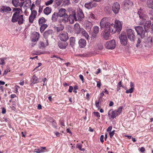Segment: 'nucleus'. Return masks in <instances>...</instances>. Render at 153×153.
<instances>
[{"label":"nucleus","mask_w":153,"mask_h":153,"mask_svg":"<svg viewBox=\"0 0 153 153\" xmlns=\"http://www.w3.org/2000/svg\"><path fill=\"white\" fill-rule=\"evenodd\" d=\"M76 147L80 150L84 151L85 149L84 148H82V145L80 143H78L77 144Z\"/></svg>","instance_id":"obj_41"},{"label":"nucleus","mask_w":153,"mask_h":153,"mask_svg":"<svg viewBox=\"0 0 153 153\" xmlns=\"http://www.w3.org/2000/svg\"><path fill=\"white\" fill-rule=\"evenodd\" d=\"M35 18L34 16H31L30 15L29 17V22L30 23H32L33 22L34 19Z\"/></svg>","instance_id":"obj_46"},{"label":"nucleus","mask_w":153,"mask_h":153,"mask_svg":"<svg viewBox=\"0 0 153 153\" xmlns=\"http://www.w3.org/2000/svg\"><path fill=\"white\" fill-rule=\"evenodd\" d=\"M34 152L37 153H39L44 152L45 151L42 150V149L40 147L39 149H35Z\"/></svg>","instance_id":"obj_42"},{"label":"nucleus","mask_w":153,"mask_h":153,"mask_svg":"<svg viewBox=\"0 0 153 153\" xmlns=\"http://www.w3.org/2000/svg\"><path fill=\"white\" fill-rule=\"evenodd\" d=\"M147 5L149 8L153 9V0H147Z\"/></svg>","instance_id":"obj_32"},{"label":"nucleus","mask_w":153,"mask_h":153,"mask_svg":"<svg viewBox=\"0 0 153 153\" xmlns=\"http://www.w3.org/2000/svg\"><path fill=\"white\" fill-rule=\"evenodd\" d=\"M94 115L96 116L98 118H99L100 117V113L98 112H94Z\"/></svg>","instance_id":"obj_54"},{"label":"nucleus","mask_w":153,"mask_h":153,"mask_svg":"<svg viewBox=\"0 0 153 153\" xmlns=\"http://www.w3.org/2000/svg\"><path fill=\"white\" fill-rule=\"evenodd\" d=\"M124 4L125 6L127 7L128 5L131 6L133 3L130 1L126 0L125 1Z\"/></svg>","instance_id":"obj_40"},{"label":"nucleus","mask_w":153,"mask_h":153,"mask_svg":"<svg viewBox=\"0 0 153 153\" xmlns=\"http://www.w3.org/2000/svg\"><path fill=\"white\" fill-rule=\"evenodd\" d=\"M39 38V33L35 32L33 33V38L32 39L33 42H36L38 41Z\"/></svg>","instance_id":"obj_16"},{"label":"nucleus","mask_w":153,"mask_h":153,"mask_svg":"<svg viewBox=\"0 0 153 153\" xmlns=\"http://www.w3.org/2000/svg\"><path fill=\"white\" fill-rule=\"evenodd\" d=\"M47 43L46 44H45L44 43L42 42H40V45L41 46L39 48H41L42 47L44 48L46 47V46H48V43L47 42V40H46Z\"/></svg>","instance_id":"obj_44"},{"label":"nucleus","mask_w":153,"mask_h":153,"mask_svg":"<svg viewBox=\"0 0 153 153\" xmlns=\"http://www.w3.org/2000/svg\"><path fill=\"white\" fill-rule=\"evenodd\" d=\"M110 32L109 31H105L104 32L102 33V36L104 39L108 40L110 37Z\"/></svg>","instance_id":"obj_19"},{"label":"nucleus","mask_w":153,"mask_h":153,"mask_svg":"<svg viewBox=\"0 0 153 153\" xmlns=\"http://www.w3.org/2000/svg\"><path fill=\"white\" fill-rule=\"evenodd\" d=\"M101 83L100 82H97V86L98 87L100 88L101 86Z\"/></svg>","instance_id":"obj_61"},{"label":"nucleus","mask_w":153,"mask_h":153,"mask_svg":"<svg viewBox=\"0 0 153 153\" xmlns=\"http://www.w3.org/2000/svg\"><path fill=\"white\" fill-rule=\"evenodd\" d=\"M92 26V24L91 22L87 21L85 24V28L88 31L90 30Z\"/></svg>","instance_id":"obj_24"},{"label":"nucleus","mask_w":153,"mask_h":153,"mask_svg":"<svg viewBox=\"0 0 153 153\" xmlns=\"http://www.w3.org/2000/svg\"><path fill=\"white\" fill-rule=\"evenodd\" d=\"M68 45V44L67 42H59L58 44L59 47L62 49H65Z\"/></svg>","instance_id":"obj_25"},{"label":"nucleus","mask_w":153,"mask_h":153,"mask_svg":"<svg viewBox=\"0 0 153 153\" xmlns=\"http://www.w3.org/2000/svg\"><path fill=\"white\" fill-rule=\"evenodd\" d=\"M64 28V25L62 24H60L58 25L57 27H55V29L57 32H60Z\"/></svg>","instance_id":"obj_31"},{"label":"nucleus","mask_w":153,"mask_h":153,"mask_svg":"<svg viewBox=\"0 0 153 153\" xmlns=\"http://www.w3.org/2000/svg\"><path fill=\"white\" fill-rule=\"evenodd\" d=\"M63 4L64 5H68L69 3V0H62Z\"/></svg>","instance_id":"obj_52"},{"label":"nucleus","mask_w":153,"mask_h":153,"mask_svg":"<svg viewBox=\"0 0 153 153\" xmlns=\"http://www.w3.org/2000/svg\"><path fill=\"white\" fill-rule=\"evenodd\" d=\"M58 37L61 41L64 42L66 41L68 39V34L65 32H63L60 33Z\"/></svg>","instance_id":"obj_8"},{"label":"nucleus","mask_w":153,"mask_h":153,"mask_svg":"<svg viewBox=\"0 0 153 153\" xmlns=\"http://www.w3.org/2000/svg\"><path fill=\"white\" fill-rule=\"evenodd\" d=\"M40 30L41 33L43 32L45 29L48 27V26L47 24H44L41 25Z\"/></svg>","instance_id":"obj_37"},{"label":"nucleus","mask_w":153,"mask_h":153,"mask_svg":"<svg viewBox=\"0 0 153 153\" xmlns=\"http://www.w3.org/2000/svg\"><path fill=\"white\" fill-rule=\"evenodd\" d=\"M141 39H138L137 43L136 45V47H141L142 45H141Z\"/></svg>","instance_id":"obj_50"},{"label":"nucleus","mask_w":153,"mask_h":153,"mask_svg":"<svg viewBox=\"0 0 153 153\" xmlns=\"http://www.w3.org/2000/svg\"><path fill=\"white\" fill-rule=\"evenodd\" d=\"M11 10V9L9 7L6 5L2 6L0 8V12L1 13H8Z\"/></svg>","instance_id":"obj_11"},{"label":"nucleus","mask_w":153,"mask_h":153,"mask_svg":"<svg viewBox=\"0 0 153 153\" xmlns=\"http://www.w3.org/2000/svg\"><path fill=\"white\" fill-rule=\"evenodd\" d=\"M106 18H103L101 21L100 22V26L101 28L104 27H104L105 31L110 32L112 34H114L115 33L116 30L114 29V24H111L110 22H106Z\"/></svg>","instance_id":"obj_1"},{"label":"nucleus","mask_w":153,"mask_h":153,"mask_svg":"<svg viewBox=\"0 0 153 153\" xmlns=\"http://www.w3.org/2000/svg\"><path fill=\"white\" fill-rule=\"evenodd\" d=\"M123 109V107L122 106H120L117 111V113L119 115L122 112Z\"/></svg>","instance_id":"obj_51"},{"label":"nucleus","mask_w":153,"mask_h":153,"mask_svg":"<svg viewBox=\"0 0 153 153\" xmlns=\"http://www.w3.org/2000/svg\"><path fill=\"white\" fill-rule=\"evenodd\" d=\"M11 21L13 22H18L19 25L22 24L25 21L23 16L22 15H17L16 13L13 14L12 17Z\"/></svg>","instance_id":"obj_2"},{"label":"nucleus","mask_w":153,"mask_h":153,"mask_svg":"<svg viewBox=\"0 0 153 153\" xmlns=\"http://www.w3.org/2000/svg\"><path fill=\"white\" fill-rule=\"evenodd\" d=\"M60 18L59 19L58 21L60 23H63L64 24L66 23L68 21V14L59 17Z\"/></svg>","instance_id":"obj_13"},{"label":"nucleus","mask_w":153,"mask_h":153,"mask_svg":"<svg viewBox=\"0 0 153 153\" xmlns=\"http://www.w3.org/2000/svg\"><path fill=\"white\" fill-rule=\"evenodd\" d=\"M14 88V92L15 93H16L18 92V89L20 88V87L17 85H16L15 86Z\"/></svg>","instance_id":"obj_53"},{"label":"nucleus","mask_w":153,"mask_h":153,"mask_svg":"<svg viewBox=\"0 0 153 153\" xmlns=\"http://www.w3.org/2000/svg\"><path fill=\"white\" fill-rule=\"evenodd\" d=\"M66 10L64 8H61L59 10V12L57 13L59 17H62L65 15L67 14L66 13Z\"/></svg>","instance_id":"obj_21"},{"label":"nucleus","mask_w":153,"mask_h":153,"mask_svg":"<svg viewBox=\"0 0 153 153\" xmlns=\"http://www.w3.org/2000/svg\"><path fill=\"white\" fill-rule=\"evenodd\" d=\"M137 13L140 18L139 24L140 25H144L147 22V16L144 13L143 10L141 9L138 10Z\"/></svg>","instance_id":"obj_3"},{"label":"nucleus","mask_w":153,"mask_h":153,"mask_svg":"<svg viewBox=\"0 0 153 153\" xmlns=\"http://www.w3.org/2000/svg\"><path fill=\"white\" fill-rule=\"evenodd\" d=\"M81 29L80 28L79 24L78 23H76L74 25V29L75 33L77 34L79 33L81 31Z\"/></svg>","instance_id":"obj_20"},{"label":"nucleus","mask_w":153,"mask_h":153,"mask_svg":"<svg viewBox=\"0 0 153 153\" xmlns=\"http://www.w3.org/2000/svg\"><path fill=\"white\" fill-rule=\"evenodd\" d=\"M30 15L36 18L37 15L36 11L34 10H32L31 13Z\"/></svg>","instance_id":"obj_48"},{"label":"nucleus","mask_w":153,"mask_h":153,"mask_svg":"<svg viewBox=\"0 0 153 153\" xmlns=\"http://www.w3.org/2000/svg\"><path fill=\"white\" fill-rule=\"evenodd\" d=\"M99 28L97 26H94L93 28V33L92 35V37L93 38H95L97 36V34L99 33Z\"/></svg>","instance_id":"obj_17"},{"label":"nucleus","mask_w":153,"mask_h":153,"mask_svg":"<svg viewBox=\"0 0 153 153\" xmlns=\"http://www.w3.org/2000/svg\"><path fill=\"white\" fill-rule=\"evenodd\" d=\"M59 16L57 13L54 12L52 15L51 20L53 22H56L57 21Z\"/></svg>","instance_id":"obj_26"},{"label":"nucleus","mask_w":153,"mask_h":153,"mask_svg":"<svg viewBox=\"0 0 153 153\" xmlns=\"http://www.w3.org/2000/svg\"><path fill=\"white\" fill-rule=\"evenodd\" d=\"M44 13L47 15H49L51 12V7H46L43 10Z\"/></svg>","instance_id":"obj_29"},{"label":"nucleus","mask_w":153,"mask_h":153,"mask_svg":"<svg viewBox=\"0 0 153 153\" xmlns=\"http://www.w3.org/2000/svg\"><path fill=\"white\" fill-rule=\"evenodd\" d=\"M52 124V126L53 127H54L55 128H56L57 127V126L56 125L54 121H53Z\"/></svg>","instance_id":"obj_59"},{"label":"nucleus","mask_w":153,"mask_h":153,"mask_svg":"<svg viewBox=\"0 0 153 153\" xmlns=\"http://www.w3.org/2000/svg\"><path fill=\"white\" fill-rule=\"evenodd\" d=\"M46 21V20L44 18L42 17L39 20L38 22L39 25H41L45 24L44 23Z\"/></svg>","instance_id":"obj_33"},{"label":"nucleus","mask_w":153,"mask_h":153,"mask_svg":"<svg viewBox=\"0 0 153 153\" xmlns=\"http://www.w3.org/2000/svg\"><path fill=\"white\" fill-rule=\"evenodd\" d=\"M24 80H21L20 81V82L19 83V84L20 85H24Z\"/></svg>","instance_id":"obj_62"},{"label":"nucleus","mask_w":153,"mask_h":153,"mask_svg":"<svg viewBox=\"0 0 153 153\" xmlns=\"http://www.w3.org/2000/svg\"><path fill=\"white\" fill-rule=\"evenodd\" d=\"M79 47L81 48L84 47L86 44V42L85 40L81 39L79 41Z\"/></svg>","instance_id":"obj_22"},{"label":"nucleus","mask_w":153,"mask_h":153,"mask_svg":"<svg viewBox=\"0 0 153 153\" xmlns=\"http://www.w3.org/2000/svg\"><path fill=\"white\" fill-rule=\"evenodd\" d=\"M7 58L6 57H4L0 58V65H4L5 64L4 61L6 60Z\"/></svg>","instance_id":"obj_43"},{"label":"nucleus","mask_w":153,"mask_h":153,"mask_svg":"<svg viewBox=\"0 0 153 153\" xmlns=\"http://www.w3.org/2000/svg\"><path fill=\"white\" fill-rule=\"evenodd\" d=\"M68 21L71 24H73L74 21H76L77 20V17L76 16L75 14H70L68 16Z\"/></svg>","instance_id":"obj_14"},{"label":"nucleus","mask_w":153,"mask_h":153,"mask_svg":"<svg viewBox=\"0 0 153 153\" xmlns=\"http://www.w3.org/2000/svg\"><path fill=\"white\" fill-rule=\"evenodd\" d=\"M100 97L99 98V100L100 101V100H102V97L104 95V91H103L102 93L100 94Z\"/></svg>","instance_id":"obj_56"},{"label":"nucleus","mask_w":153,"mask_h":153,"mask_svg":"<svg viewBox=\"0 0 153 153\" xmlns=\"http://www.w3.org/2000/svg\"><path fill=\"white\" fill-rule=\"evenodd\" d=\"M38 82V78L34 75L31 79V84L33 85Z\"/></svg>","instance_id":"obj_28"},{"label":"nucleus","mask_w":153,"mask_h":153,"mask_svg":"<svg viewBox=\"0 0 153 153\" xmlns=\"http://www.w3.org/2000/svg\"><path fill=\"white\" fill-rule=\"evenodd\" d=\"M118 115L119 114L117 113L116 110H114V111H112L111 113V117L112 118H114Z\"/></svg>","instance_id":"obj_39"},{"label":"nucleus","mask_w":153,"mask_h":153,"mask_svg":"<svg viewBox=\"0 0 153 153\" xmlns=\"http://www.w3.org/2000/svg\"><path fill=\"white\" fill-rule=\"evenodd\" d=\"M10 71V70L9 71L8 70H5L4 71V73L3 74V76H4L6 75Z\"/></svg>","instance_id":"obj_57"},{"label":"nucleus","mask_w":153,"mask_h":153,"mask_svg":"<svg viewBox=\"0 0 153 153\" xmlns=\"http://www.w3.org/2000/svg\"><path fill=\"white\" fill-rule=\"evenodd\" d=\"M79 77L80 79L83 81V82L84 80V78L83 75L81 74H80L79 75Z\"/></svg>","instance_id":"obj_63"},{"label":"nucleus","mask_w":153,"mask_h":153,"mask_svg":"<svg viewBox=\"0 0 153 153\" xmlns=\"http://www.w3.org/2000/svg\"><path fill=\"white\" fill-rule=\"evenodd\" d=\"M120 7L119 4L117 2L114 3L112 6V10L115 14L117 13L120 9Z\"/></svg>","instance_id":"obj_12"},{"label":"nucleus","mask_w":153,"mask_h":153,"mask_svg":"<svg viewBox=\"0 0 153 153\" xmlns=\"http://www.w3.org/2000/svg\"><path fill=\"white\" fill-rule=\"evenodd\" d=\"M148 44L149 47H151L153 42V36L152 37H149L148 38Z\"/></svg>","instance_id":"obj_35"},{"label":"nucleus","mask_w":153,"mask_h":153,"mask_svg":"<svg viewBox=\"0 0 153 153\" xmlns=\"http://www.w3.org/2000/svg\"><path fill=\"white\" fill-rule=\"evenodd\" d=\"M6 112V110L4 108H2V113L3 114H5Z\"/></svg>","instance_id":"obj_64"},{"label":"nucleus","mask_w":153,"mask_h":153,"mask_svg":"<svg viewBox=\"0 0 153 153\" xmlns=\"http://www.w3.org/2000/svg\"><path fill=\"white\" fill-rule=\"evenodd\" d=\"M122 86V81H121L118 83L117 86V90L118 91L120 89L121 87Z\"/></svg>","instance_id":"obj_47"},{"label":"nucleus","mask_w":153,"mask_h":153,"mask_svg":"<svg viewBox=\"0 0 153 153\" xmlns=\"http://www.w3.org/2000/svg\"><path fill=\"white\" fill-rule=\"evenodd\" d=\"M75 38L73 37H71L70 38V45L73 46L74 45L75 43Z\"/></svg>","instance_id":"obj_38"},{"label":"nucleus","mask_w":153,"mask_h":153,"mask_svg":"<svg viewBox=\"0 0 153 153\" xmlns=\"http://www.w3.org/2000/svg\"><path fill=\"white\" fill-rule=\"evenodd\" d=\"M104 136L103 135H101L100 137V141L101 143H103L104 142L103 138Z\"/></svg>","instance_id":"obj_58"},{"label":"nucleus","mask_w":153,"mask_h":153,"mask_svg":"<svg viewBox=\"0 0 153 153\" xmlns=\"http://www.w3.org/2000/svg\"><path fill=\"white\" fill-rule=\"evenodd\" d=\"M125 89L126 90V93L127 94L131 93L133 92L134 90V89L132 88H131L129 90H127V88H125Z\"/></svg>","instance_id":"obj_45"},{"label":"nucleus","mask_w":153,"mask_h":153,"mask_svg":"<svg viewBox=\"0 0 153 153\" xmlns=\"http://www.w3.org/2000/svg\"><path fill=\"white\" fill-rule=\"evenodd\" d=\"M53 2V0H49L45 2V4L46 6H48L52 4Z\"/></svg>","instance_id":"obj_49"},{"label":"nucleus","mask_w":153,"mask_h":153,"mask_svg":"<svg viewBox=\"0 0 153 153\" xmlns=\"http://www.w3.org/2000/svg\"><path fill=\"white\" fill-rule=\"evenodd\" d=\"M106 48L109 49H114L116 46V43L114 40L113 39L106 42L105 45Z\"/></svg>","instance_id":"obj_6"},{"label":"nucleus","mask_w":153,"mask_h":153,"mask_svg":"<svg viewBox=\"0 0 153 153\" xmlns=\"http://www.w3.org/2000/svg\"><path fill=\"white\" fill-rule=\"evenodd\" d=\"M119 38L121 45L124 46H126L127 44L128 39L126 34L125 33H123L119 36Z\"/></svg>","instance_id":"obj_4"},{"label":"nucleus","mask_w":153,"mask_h":153,"mask_svg":"<svg viewBox=\"0 0 153 153\" xmlns=\"http://www.w3.org/2000/svg\"><path fill=\"white\" fill-rule=\"evenodd\" d=\"M114 29H115V32L117 31L120 32L122 29V24L121 22L118 20H116L115 21Z\"/></svg>","instance_id":"obj_9"},{"label":"nucleus","mask_w":153,"mask_h":153,"mask_svg":"<svg viewBox=\"0 0 153 153\" xmlns=\"http://www.w3.org/2000/svg\"><path fill=\"white\" fill-rule=\"evenodd\" d=\"M12 3L13 5L15 7L20 6L21 8H22L24 3L23 2H20L19 0H12Z\"/></svg>","instance_id":"obj_15"},{"label":"nucleus","mask_w":153,"mask_h":153,"mask_svg":"<svg viewBox=\"0 0 153 153\" xmlns=\"http://www.w3.org/2000/svg\"><path fill=\"white\" fill-rule=\"evenodd\" d=\"M151 23V21H147L146 22L144 25V27L145 30L146 31H147L150 28Z\"/></svg>","instance_id":"obj_23"},{"label":"nucleus","mask_w":153,"mask_h":153,"mask_svg":"<svg viewBox=\"0 0 153 153\" xmlns=\"http://www.w3.org/2000/svg\"><path fill=\"white\" fill-rule=\"evenodd\" d=\"M53 33V30H49L44 32L43 36L44 38L46 39L49 36L52 34Z\"/></svg>","instance_id":"obj_27"},{"label":"nucleus","mask_w":153,"mask_h":153,"mask_svg":"<svg viewBox=\"0 0 153 153\" xmlns=\"http://www.w3.org/2000/svg\"><path fill=\"white\" fill-rule=\"evenodd\" d=\"M82 33L84 36L87 39H88L89 35L88 33L83 29H81Z\"/></svg>","instance_id":"obj_34"},{"label":"nucleus","mask_w":153,"mask_h":153,"mask_svg":"<svg viewBox=\"0 0 153 153\" xmlns=\"http://www.w3.org/2000/svg\"><path fill=\"white\" fill-rule=\"evenodd\" d=\"M88 17L89 19L91 20H94L96 18L95 15L92 13H90L89 14H88Z\"/></svg>","instance_id":"obj_36"},{"label":"nucleus","mask_w":153,"mask_h":153,"mask_svg":"<svg viewBox=\"0 0 153 153\" xmlns=\"http://www.w3.org/2000/svg\"><path fill=\"white\" fill-rule=\"evenodd\" d=\"M13 12L15 11L13 14H15L16 13V15L17 14V15H19L20 14L22 13V9L19 8H13Z\"/></svg>","instance_id":"obj_30"},{"label":"nucleus","mask_w":153,"mask_h":153,"mask_svg":"<svg viewBox=\"0 0 153 153\" xmlns=\"http://www.w3.org/2000/svg\"><path fill=\"white\" fill-rule=\"evenodd\" d=\"M73 89V87L72 86H70L68 90L69 92L71 93L72 92V90Z\"/></svg>","instance_id":"obj_60"},{"label":"nucleus","mask_w":153,"mask_h":153,"mask_svg":"<svg viewBox=\"0 0 153 153\" xmlns=\"http://www.w3.org/2000/svg\"><path fill=\"white\" fill-rule=\"evenodd\" d=\"M115 131V130H114L111 132L109 133L110 137V138H112V137L113 136L114 134Z\"/></svg>","instance_id":"obj_55"},{"label":"nucleus","mask_w":153,"mask_h":153,"mask_svg":"<svg viewBox=\"0 0 153 153\" xmlns=\"http://www.w3.org/2000/svg\"><path fill=\"white\" fill-rule=\"evenodd\" d=\"M97 4L94 1H90L86 3L85 4V7L88 9L92 8L93 7H95Z\"/></svg>","instance_id":"obj_10"},{"label":"nucleus","mask_w":153,"mask_h":153,"mask_svg":"<svg viewBox=\"0 0 153 153\" xmlns=\"http://www.w3.org/2000/svg\"><path fill=\"white\" fill-rule=\"evenodd\" d=\"M77 17L78 21H81L84 18V15L82 10L79 9L77 12Z\"/></svg>","instance_id":"obj_18"},{"label":"nucleus","mask_w":153,"mask_h":153,"mask_svg":"<svg viewBox=\"0 0 153 153\" xmlns=\"http://www.w3.org/2000/svg\"><path fill=\"white\" fill-rule=\"evenodd\" d=\"M134 28L138 35H140L142 38H143L145 35V32L143 28L141 26L135 27Z\"/></svg>","instance_id":"obj_7"},{"label":"nucleus","mask_w":153,"mask_h":153,"mask_svg":"<svg viewBox=\"0 0 153 153\" xmlns=\"http://www.w3.org/2000/svg\"><path fill=\"white\" fill-rule=\"evenodd\" d=\"M127 36L129 39L132 42L135 40V36L134 31L131 29H127L126 30Z\"/></svg>","instance_id":"obj_5"}]
</instances>
